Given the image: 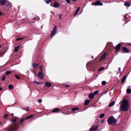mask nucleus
<instances>
[{"instance_id": "f257e3e1", "label": "nucleus", "mask_w": 131, "mask_h": 131, "mask_svg": "<svg viewBox=\"0 0 131 131\" xmlns=\"http://www.w3.org/2000/svg\"><path fill=\"white\" fill-rule=\"evenodd\" d=\"M121 105V110L123 111H126L129 108V102L126 99H124L122 101Z\"/></svg>"}, {"instance_id": "f03ea898", "label": "nucleus", "mask_w": 131, "mask_h": 131, "mask_svg": "<svg viewBox=\"0 0 131 131\" xmlns=\"http://www.w3.org/2000/svg\"><path fill=\"white\" fill-rule=\"evenodd\" d=\"M117 120L115 119L113 116L110 117L107 120V122L109 125L113 126H115L116 124Z\"/></svg>"}, {"instance_id": "7ed1b4c3", "label": "nucleus", "mask_w": 131, "mask_h": 131, "mask_svg": "<svg viewBox=\"0 0 131 131\" xmlns=\"http://www.w3.org/2000/svg\"><path fill=\"white\" fill-rule=\"evenodd\" d=\"M5 5L6 7V9L9 10L11 7L12 6V4L9 1H7Z\"/></svg>"}, {"instance_id": "20e7f679", "label": "nucleus", "mask_w": 131, "mask_h": 131, "mask_svg": "<svg viewBox=\"0 0 131 131\" xmlns=\"http://www.w3.org/2000/svg\"><path fill=\"white\" fill-rule=\"evenodd\" d=\"M57 30V27L56 26H55L52 31L50 35L51 37L53 36L55 34Z\"/></svg>"}, {"instance_id": "39448f33", "label": "nucleus", "mask_w": 131, "mask_h": 131, "mask_svg": "<svg viewBox=\"0 0 131 131\" xmlns=\"http://www.w3.org/2000/svg\"><path fill=\"white\" fill-rule=\"evenodd\" d=\"M123 51V53H128L129 52V49L126 47H123L122 48Z\"/></svg>"}, {"instance_id": "423d86ee", "label": "nucleus", "mask_w": 131, "mask_h": 131, "mask_svg": "<svg viewBox=\"0 0 131 131\" xmlns=\"http://www.w3.org/2000/svg\"><path fill=\"white\" fill-rule=\"evenodd\" d=\"M98 126L97 125L96 126L95 125H93L92 127L90 129L89 131H93L96 130L98 127Z\"/></svg>"}, {"instance_id": "0eeeda50", "label": "nucleus", "mask_w": 131, "mask_h": 131, "mask_svg": "<svg viewBox=\"0 0 131 131\" xmlns=\"http://www.w3.org/2000/svg\"><path fill=\"white\" fill-rule=\"evenodd\" d=\"M37 76L40 79H42L43 77V75L42 72H39L37 75Z\"/></svg>"}, {"instance_id": "6e6552de", "label": "nucleus", "mask_w": 131, "mask_h": 131, "mask_svg": "<svg viewBox=\"0 0 131 131\" xmlns=\"http://www.w3.org/2000/svg\"><path fill=\"white\" fill-rule=\"evenodd\" d=\"M121 45L120 44H118L115 47V49L116 50V51L115 53L117 52V51H119L120 49V47Z\"/></svg>"}, {"instance_id": "1a4fd4ad", "label": "nucleus", "mask_w": 131, "mask_h": 131, "mask_svg": "<svg viewBox=\"0 0 131 131\" xmlns=\"http://www.w3.org/2000/svg\"><path fill=\"white\" fill-rule=\"evenodd\" d=\"M5 52V51L3 49H1L0 50V56H2V57H3Z\"/></svg>"}, {"instance_id": "9d476101", "label": "nucleus", "mask_w": 131, "mask_h": 131, "mask_svg": "<svg viewBox=\"0 0 131 131\" xmlns=\"http://www.w3.org/2000/svg\"><path fill=\"white\" fill-rule=\"evenodd\" d=\"M7 1L6 0H1L0 1V4L3 6L5 4Z\"/></svg>"}, {"instance_id": "9b49d317", "label": "nucleus", "mask_w": 131, "mask_h": 131, "mask_svg": "<svg viewBox=\"0 0 131 131\" xmlns=\"http://www.w3.org/2000/svg\"><path fill=\"white\" fill-rule=\"evenodd\" d=\"M107 56V53L105 52L104 53L103 55L100 58L101 60H102L104 59Z\"/></svg>"}, {"instance_id": "f8f14e48", "label": "nucleus", "mask_w": 131, "mask_h": 131, "mask_svg": "<svg viewBox=\"0 0 131 131\" xmlns=\"http://www.w3.org/2000/svg\"><path fill=\"white\" fill-rule=\"evenodd\" d=\"M60 4L58 2H55L54 3L53 7H57L60 6Z\"/></svg>"}, {"instance_id": "ddd939ff", "label": "nucleus", "mask_w": 131, "mask_h": 131, "mask_svg": "<svg viewBox=\"0 0 131 131\" xmlns=\"http://www.w3.org/2000/svg\"><path fill=\"white\" fill-rule=\"evenodd\" d=\"M95 4L96 5H102L103 4L101 2L97 1L95 2Z\"/></svg>"}, {"instance_id": "4468645a", "label": "nucleus", "mask_w": 131, "mask_h": 131, "mask_svg": "<svg viewBox=\"0 0 131 131\" xmlns=\"http://www.w3.org/2000/svg\"><path fill=\"white\" fill-rule=\"evenodd\" d=\"M18 125L16 124L15 125V126H14L13 128L9 130L10 131H12L14 130H16L18 129Z\"/></svg>"}, {"instance_id": "2eb2a0df", "label": "nucleus", "mask_w": 131, "mask_h": 131, "mask_svg": "<svg viewBox=\"0 0 131 131\" xmlns=\"http://www.w3.org/2000/svg\"><path fill=\"white\" fill-rule=\"evenodd\" d=\"M45 84L46 86L48 87H50L51 85V83L48 82H45Z\"/></svg>"}, {"instance_id": "dca6fc26", "label": "nucleus", "mask_w": 131, "mask_h": 131, "mask_svg": "<svg viewBox=\"0 0 131 131\" xmlns=\"http://www.w3.org/2000/svg\"><path fill=\"white\" fill-rule=\"evenodd\" d=\"M60 109L58 108H55L52 110L53 113H57L60 111Z\"/></svg>"}, {"instance_id": "f3484780", "label": "nucleus", "mask_w": 131, "mask_h": 131, "mask_svg": "<svg viewBox=\"0 0 131 131\" xmlns=\"http://www.w3.org/2000/svg\"><path fill=\"white\" fill-rule=\"evenodd\" d=\"M124 5L125 6L128 7L130 6L131 4L129 2H125L124 3Z\"/></svg>"}, {"instance_id": "a211bd4d", "label": "nucleus", "mask_w": 131, "mask_h": 131, "mask_svg": "<svg viewBox=\"0 0 131 131\" xmlns=\"http://www.w3.org/2000/svg\"><path fill=\"white\" fill-rule=\"evenodd\" d=\"M32 65L34 69L37 68L38 66V64L35 63H33Z\"/></svg>"}, {"instance_id": "6ab92c4d", "label": "nucleus", "mask_w": 131, "mask_h": 131, "mask_svg": "<svg viewBox=\"0 0 131 131\" xmlns=\"http://www.w3.org/2000/svg\"><path fill=\"white\" fill-rule=\"evenodd\" d=\"M115 103V102L114 101H113L110 103L108 105V107H111L114 105Z\"/></svg>"}, {"instance_id": "aec40b11", "label": "nucleus", "mask_w": 131, "mask_h": 131, "mask_svg": "<svg viewBox=\"0 0 131 131\" xmlns=\"http://www.w3.org/2000/svg\"><path fill=\"white\" fill-rule=\"evenodd\" d=\"M94 95L93 93H90L89 94V97L90 99H92L94 97Z\"/></svg>"}, {"instance_id": "412c9836", "label": "nucleus", "mask_w": 131, "mask_h": 131, "mask_svg": "<svg viewBox=\"0 0 131 131\" xmlns=\"http://www.w3.org/2000/svg\"><path fill=\"white\" fill-rule=\"evenodd\" d=\"M18 118L17 117H14V118L12 119V121L13 123H14L16 121L17 119Z\"/></svg>"}, {"instance_id": "4be33fe9", "label": "nucleus", "mask_w": 131, "mask_h": 131, "mask_svg": "<svg viewBox=\"0 0 131 131\" xmlns=\"http://www.w3.org/2000/svg\"><path fill=\"white\" fill-rule=\"evenodd\" d=\"M90 101L89 100H86L84 103V104L85 105H88L90 103Z\"/></svg>"}, {"instance_id": "5701e85b", "label": "nucleus", "mask_w": 131, "mask_h": 131, "mask_svg": "<svg viewBox=\"0 0 131 131\" xmlns=\"http://www.w3.org/2000/svg\"><path fill=\"white\" fill-rule=\"evenodd\" d=\"M126 78V76H124L122 78V83L123 84Z\"/></svg>"}, {"instance_id": "b1692460", "label": "nucleus", "mask_w": 131, "mask_h": 131, "mask_svg": "<svg viewBox=\"0 0 131 131\" xmlns=\"http://www.w3.org/2000/svg\"><path fill=\"white\" fill-rule=\"evenodd\" d=\"M20 47V46H18V47H16L15 48V49L14 50V52H16L18 50V48Z\"/></svg>"}, {"instance_id": "393cba45", "label": "nucleus", "mask_w": 131, "mask_h": 131, "mask_svg": "<svg viewBox=\"0 0 131 131\" xmlns=\"http://www.w3.org/2000/svg\"><path fill=\"white\" fill-rule=\"evenodd\" d=\"M11 73V72L10 71H7L5 72V73L7 75H8Z\"/></svg>"}, {"instance_id": "a878e982", "label": "nucleus", "mask_w": 131, "mask_h": 131, "mask_svg": "<svg viewBox=\"0 0 131 131\" xmlns=\"http://www.w3.org/2000/svg\"><path fill=\"white\" fill-rule=\"evenodd\" d=\"M8 88L10 89H12L13 88V86L12 84H9L8 86Z\"/></svg>"}, {"instance_id": "bb28decb", "label": "nucleus", "mask_w": 131, "mask_h": 131, "mask_svg": "<svg viewBox=\"0 0 131 131\" xmlns=\"http://www.w3.org/2000/svg\"><path fill=\"white\" fill-rule=\"evenodd\" d=\"M127 15V14H126L124 15V18H125V21H127L128 22V18L126 16V15Z\"/></svg>"}, {"instance_id": "cd10ccee", "label": "nucleus", "mask_w": 131, "mask_h": 131, "mask_svg": "<svg viewBox=\"0 0 131 131\" xmlns=\"http://www.w3.org/2000/svg\"><path fill=\"white\" fill-rule=\"evenodd\" d=\"M126 92L127 93H130L131 92V89H128L126 90Z\"/></svg>"}, {"instance_id": "c85d7f7f", "label": "nucleus", "mask_w": 131, "mask_h": 131, "mask_svg": "<svg viewBox=\"0 0 131 131\" xmlns=\"http://www.w3.org/2000/svg\"><path fill=\"white\" fill-rule=\"evenodd\" d=\"M79 110V108H78L74 107L72 108V111H75L76 110Z\"/></svg>"}, {"instance_id": "c756f323", "label": "nucleus", "mask_w": 131, "mask_h": 131, "mask_svg": "<svg viewBox=\"0 0 131 131\" xmlns=\"http://www.w3.org/2000/svg\"><path fill=\"white\" fill-rule=\"evenodd\" d=\"M33 116L32 115H31L29 116H28V117H26L25 118V119H27L29 118H30L32 117Z\"/></svg>"}, {"instance_id": "7c9ffc66", "label": "nucleus", "mask_w": 131, "mask_h": 131, "mask_svg": "<svg viewBox=\"0 0 131 131\" xmlns=\"http://www.w3.org/2000/svg\"><path fill=\"white\" fill-rule=\"evenodd\" d=\"M105 115V114L104 113L101 114L99 116V117L100 118H102Z\"/></svg>"}, {"instance_id": "2f4dec72", "label": "nucleus", "mask_w": 131, "mask_h": 131, "mask_svg": "<svg viewBox=\"0 0 131 131\" xmlns=\"http://www.w3.org/2000/svg\"><path fill=\"white\" fill-rule=\"evenodd\" d=\"M24 37H21V38H17V39H16V41H17L19 40H22L23 39H24Z\"/></svg>"}, {"instance_id": "473e14b6", "label": "nucleus", "mask_w": 131, "mask_h": 131, "mask_svg": "<svg viewBox=\"0 0 131 131\" xmlns=\"http://www.w3.org/2000/svg\"><path fill=\"white\" fill-rule=\"evenodd\" d=\"M99 91H94L93 92V94L94 95H96L98 93H99Z\"/></svg>"}, {"instance_id": "72a5a7b5", "label": "nucleus", "mask_w": 131, "mask_h": 131, "mask_svg": "<svg viewBox=\"0 0 131 131\" xmlns=\"http://www.w3.org/2000/svg\"><path fill=\"white\" fill-rule=\"evenodd\" d=\"M104 67H101V68H99L98 70V71H101L103 70V69H104Z\"/></svg>"}, {"instance_id": "f704fd0d", "label": "nucleus", "mask_w": 131, "mask_h": 131, "mask_svg": "<svg viewBox=\"0 0 131 131\" xmlns=\"http://www.w3.org/2000/svg\"><path fill=\"white\" fill-rule=\"evenodd\" d=\"M106 84V82L105 81H103L102 82V84L103 85H105Z\"/></svg>"}, {"instance_id": "c9c22d12", "label": "nucleus", "mask_w": 131, "mask_h": 131, "mask_svg": "<svg viewBox=\"0 0 131 131\" xmlns=\"http://www.w3.org/2000/svg\"><path fill=\"white\" fill-rule=\"evenodd\" d=\"M91 63L90 62H88L87 63V64H86V68H87V69H88V67H87V66H91Z\"/></svg>"}, {"instance_id": "e433bc0d", "label": "nucleus", "mask_w": 131, "mask_h": 131, "mask_svg": "<svg viewBox=\"0 0 131 131\" xmlns=\"http://www.w3.org/2000/svg\"><path fill=\"white\" fill-rule=\"evenodd\" d=\"M14 76L17 79H20V77L17 75H15Z\"/></svg>"}, {"instance_id": "4c0bfd02", "label": "nucleus", "mask_w": 131, "mask_h": 131, "mask_svg": "<svg viewBox=\"0 0 131 131\" xmlns=\"http://www.w3.org/2000/svg\"><path fill=\"white\" fill-rule=\"evenodd\" d=\"M34 83H36L37 84L41 85V84L40 83V82H38V81H36L34 82Z\"/></svg>"}, {"instance_id": "58836bf2", "label": "nucleus", "mask_w": 131, "mask_h": 131, "mask_svg": "<svg viewBox=\"0 0 131 131\" xmlns=\"http://www.w3.org/2000/svg\"><path fill=\"white\" fill-rule=\"evenodd\" d=\"M51 1V0H46V2L47 4H49Z\"/></svg>"}, {"instance_id": "ea45409f", "label": "nucleus", "mask_w": 131, "mask_h": 131, "mask_svg": "<svg viewBox=\"0 0 131 131\" xmlns=\"http://www.w3.org/2000/svg\"><path fill=\"white\" fill-rule=\"evenodd\" d=\"M5 75H3V77L1 79V80L2 81H3L5 80Z\"/></svg>"}, {"instance_id": "a19ab883", "label": "nucleus", "mask_w": 131, "mask_h": 131, "mask_svg": "<svg viewBox=\"0 0 131 131\" xmlns=\"http://www.w3.org/2000/svg\"><path fill=\"white\" fill-rule=\"evenodd\" d=\"M80 7H78V8H77V9L76 10V12L78 13L79 11L80 10Z\"/></svg>"}, {"instance_id": "79ce46f5", "label": "nucleus", "mask_w": 131, "mask_h": 131, "mask_svg": "<svg viewBox=\"0 0 131 131\" xmlns=\"http://www.w3.org/2000/svg\"><path fill=\"white\" fill-rule=\"evenodd\" d=\"M8 116V115L7 114H5L4 115V116L3 117L4 118H5Z\"/></svg>"}, {"instance_id": "37998d69", "label": "nucleus", "mask_w": 131, "mask_h": 131, "mask_svg": "<svg viewBox=\"0 0 131 131\" xmlns=\"http://www.w3.org/2000/svg\"><path fill=\"white\" fill-rule=\"evenodd\" d=\"M59 17L60 19H61V18H62V14H59Z\"/></svg>"}, {"instance_id": "c03bdc74", "label": "nucleus", "mask_w": 131, "mask_h": 131, "mask_svg": "<svg viewBox=\"0 0 131 131\" xmlns=\"http://www.w3.org/2000/svg\"><path fill=\"white\" fill-rule=\"evenodd\" d=\"M24 119L22 118L20 121V123H21L23 122L24 121Z\"/></svg>"}, {"instance_id": "a18cd8bd", "label": "nucleus", "mask_w": 131, "mask_h": 131, "mask_svg": "<svg viewBox=\"0 0 131 131\" xmlns=\"http://www.w3.org/2000/svg\"><path fill=\"white\" fill-rule=\"evenodd\" d=\"M65 1L68 3H69L70 2V0H65Z\"/></svg>"}, {"instance_id": "49530a36", "label": "nucleus", "mask_w": 131, "mask_h": 131, "mask_svg": "<svg viewBox=\"0 0 131 131\" xmlns=\"http://www.w3.org/2000/svg\"><path fill=\"white\" fill-rule=\"evenodd\" d=\"M42 102V101L41 100L39 99H38V102L39 103H41V102Z\"/></svg>"}, {"instance_id": "de8ad7c7", "label": "nucleus", "mask_w": 131, "mask_h": 131, "mask_svg": "<svg viewBox=\"0 0 131 131\" xmlns=\"http://www.w3.org/2000/svg\"><path fill=\"white\" fill-rule=\"evenodd\" d=\"M39 69L40 70V71H41V72H42V66H41L40 67H39Z\"/></svg>"}, {"instance_id": "09e8293b", "label": "nucleus", "mask_w": 131, "mask_h": 131, "mask_svg": "<svg viewBox=\"0 0 131 131\" xmlns=\"http://www.w3.org/2000/svg\"><path fill=\"white\" fill-rule=\"evenodd\" d=\"M65 86L66 87H69L70 86L69 85H68V84H66L65 85Z\"/></svg>"}, {"instance_id": "8fccbe9b", "label": "nucleus", "mask_w": 131, "mask_h": 131, "mask_svg": "<svg viewBox=\"0 0 131 131\" xmlns=\"http://www.w3.org/2000/svg\"><path fill=\"white\" fill-rule=\"evenodd\" d=\"M91 4L92 5H96V4H95V3L92 2Z\"/></svg>"}, {"instance_id": "3c124183", "label": "nucleus", "mask_w": 131, "mask_h": 131, "mask_svg": "<svg viewBox=\"0 0 131 131\" xmlns=\"http://www.w3.org/2000/svg\"><path fill=\"white\" fill-rule=\"evenodd\" d=\"M107 92V91H105V92H104L102 94V95L104 94H105V93H106Z\"/></svg>"}, {"instance_id": "603ef678", "label": "nucleus", "mask_w": 131, "mask_h": 131, "mask_svg": "<svg viewBox=\"0 0 131 131\" xmlns=\"http://www.w3.org/2000/svg\"><path fill=\"white\" fill-rule=\"evenodd\" d=\"M104 121H105V119H103V120H102L101 121V123H103L104 122Z\"/></svg>"}, {"instance_id": "864d4df0", "label": "nucleus", "mask_w": 131, "mask_h": 131, "mask_svg": "<svg viewBox=\"0 0 131 131\" xmlns=\"http://www.w3.org/2000/svg\"><path fill=\"white\" fill-rule=\"evenodd\" d=\"M29 110V107H27V108L25 109V110L26 111H28Z\"/></svg>"}, {"instance_id": "5fc2aeb1", "label": "nucleus", "mask_w": 131, "mask_h": 131, "mask_svg": "<svg viewBox=\"0 0 131 131\" xmlns=\"http://www.w3.org/2000/svg\"><path fill=\"white\" fill-rule=\"evenodd\" d=\"M77 13H78L76 12H75V13L74 14V16H76L77 14Z\"/></svg>"}, {"instance_id": "6e6d98bb", "label": "nucleus", "mask_w": 131, "mask_h": 131, "mask_svg": "<svg viewBox=\"0 0 131 131\" xmlns=\"http://www.w3.org/2000/svg\"><path fill=\"white\" fill-rule=\"evenodd\" d=\"M36 19V18L35 17L34 18L32 19V20H35Z\"/></svg>"}, {"instance_id": "4d7b16f0", "label": "nucleus", "mask_w": 131, "mask_h": 131, "mask_svg": "<svg viewBox=\"0 0 131 131\" xmlns=\"http://www.w3.org/2000/svg\"><path fill=\"white\" fill-rule=\"evenodd\" d=\"M121 68H118L119 71H120V70H121Z\"/></svg>"}, {"instance_id": "13d9d810", "label": "nucleus", "mask_w": 131, "mask_h": 131, "mask_svg": "<svg viewBox=\"0 0 131 131\" xmlns=\"http://www.w3.org/2000/svg\"><path fill=\"white\" fill-rule=\"evenodd\" d=\"M11 116H13V115H14V114L13 113H12L11 114Z\"/></svg>"}, {"instance_id": "bf43d9fd", "label": "nucleus", "mask_w": 131, "mask_h": 131, "mask_svg": "<svg viewBox=\"0 0 131 131\" xmlns=\"http://www.w3.org/2000/svg\"><path fill=\"white\" fill-rule=\"evenodd\" d=\"M50 5L51 6H52V7H53V6L51 4V3L50 4Z\"/></svg>"}, {"instance_id": "052dcab7", "label": "nucleus", "mask_w": 131, "mask_h": 131, "mask_svg": "<svg viewBox=\"0 0 131 131\" xmlns=\"http://www.w3.org/2000/svg\"><path fill=\"white\" fill-rule=\"evenodd\" d=\"M2 90V88H0V91H1Z\"/></svg>"}, {"instance_id": "680f3d73", "label": "nucleus", "mask_w": 131, "mask_h": 131, "mask_svg": "<svg viewBox=\"0 0 131 131\" xmlns=\"http://www.w3.org/2000/svg\"><path fill=\"white\" fill-rule=\"evenodd\" d=\"M2 15V13L0 12V16H1Z\"/></svg>"}, {"instance_id": "e2e57ef3", "label": "nucleus", "mask_w": 131, "mask_h": 131, "mask_svg": "<svg viewBox=\"0 0 131 131\" xmlns=\"http://www.w3.org/2000/svg\"><path fill=\"white\" fill-rule=\"evenodd\" d=\"M128 45L131 46V44H130V43H129V44H128Z\"/></svg>"}, {"instance_id": "0e129e2a", "label": "nucleus", "mask_w": 131, "mask_h": 131, "mask_svg": "<svg viewBox=\"0 0 131 131\" xmlns=\"http://www.w3.org/2000/svg\"><path fill=\"white\" fill-rule=\"evenodd\" d=\"M2 47V45H0V48H1Z\"/></svg>"}, {"instance_id": "69168bd1", "label": "nucleus", "mask_w": 131, "mask_h": 131, "mask_svg": "<svg viewBox=\"0 0 131 131\" xmlns=\"http://www.w3.org/2000/svg\"><path fill=\"white\" fill-rule=\"evenodd\" d=\"M72 1H74V2H76V0H72Z\"/></svg>"}, {"instance_id": "338daca9", "label": "nucleus", "mask_w": 131, "mask_h": 131, "mask_svg": "<svg viewBox=\"0 0 131 131\" xmlns=\"http://www.w3.org/2000/svg\"><path fill=\"white\" fill-rule=\"evenodd\" d=\"M52 13L53 15L54 14V12H53Z\"/></svg>"}, {"instance_id": "774afa93", "label": "nucleus", "mask_w": 131, "mask_h": 131, "mask_svg": "<svg viewBox=\"0 0 131 131\" xmlns=\"http://www.w3.org/2000/svg\"><path fill=\"white\" fill-rule=\"evenodd\" d=\"M93 58V56H92V57H91V58H92V59Z\"/></svg>"}]
</instances>
